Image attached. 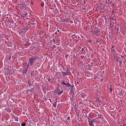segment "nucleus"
<instances>
[{
    "instance_id": "b1692460",
    "label": "nucleus",
    "mask_w": 126,
    "mask_h": 126,
    "mask_svg": "<svg viewBox=\"0 0 126 126\" xmlns=\"http://www.w3.org/2000/svg\"><path fill=\"white\" fill-rule=\"evenodd\" d=\"M75 36H76V35L75 34H74L72 35V37H75Z\"/></svg>"
},
{
    "instance_id": "a878e982",
    "label": "nucleus",
    "mask_w": 126,
    "mask_h": 126,
    "mask_svg": "<svg viewBox=\"0 0 126 126\" xmlns=\"http://www.w3.org/2000/svg\"><path fill=\"white\" fill-rule=\"evenodd\" d=\"M78 49H79V51H80V49H81V47H80V46H79Z\"/></svg>"
},
{
    "instance_id": "aec40b11",
    "label": "nucleus",
    "mask_w": 126,
    "mask_h": 126,
    "mask_svg": "<svg viewBox=\"0 0 126 126\" xmlns=\"http://www.w3.org/2000/svg\"><path fill=\"white\" fill-rule=\"evenodd\" d=\"M77 37H78V36L74 37L73 38L75 39V40H76V39H77Z\"/></svg>"
},
{
    "instance_id": "cd10ccee",
    "label": "nucleus",
    "mask_w": 126,
    "mask_h": 126,
    "mask_svg": "<svg viewBox=\"0 0 126 126\" xmlns=\"http://www.w3.org/2000/svg\"><path fill=\"white\" fill-rule=\"evenodd\" d=\"M67 120H70V118L69 117H68L67 118Z\"/></svg>"
},
{
    "instance_id": "4468645a",
    "label": "nucleus",
    "mask_w": 126,
    "mask_h": 126,
    "mask_svg": "<svg viewBox=\"0 0 126 126\" xmlns=\"http://www.w3.org/2000/svg\"><path fill=\"white\" fill-rule=\"evenodd\" d=\"M21 126H26V123L25 122H23V123H22Z\"/></svg>"
},
{
    "instance_id": "2f4dec72",
    "label": "nucleus",
    "mask_w": 126,
    "mask_h": 126,
    "mask_svg": "<svg viewBox=\"0 0 126 126\" xmlns=\"http://www.w3.org/2000/svg\"><path fill=\"white\" fill-rule=\"evenodd\" d=\"M112 48H113V49H114V45H112Z\"/></svg>"
},
{
    "instance_id": "ddd939ff",
    "label": "nucleus",
    "mask_w": 126,
    "mask_h": 126,
    "mask_svg": "<svg viewBox=\"0 0 126 126\" xmlns=\"http://www.w3.org/2000/svg\"><path fill=\"white\" fill-rule=\"evenodd\" d=\"M63 91H61L58 93V95H61V94H63Z\"/></svg>"
},
{
    "instance_id": "7ed1b4c3",
    "label": "nucleus",
    "mask_w": 126,
    "mask_h": 126,
    "mask_svg": "<svg viewBox=\"0 0 126 126\" xmlns=\"http://www.w3.org/2000/svg\"><path fill=\"white\" fill-rule=\"evenodd\" d=\"M62 74H63V76H67V75H69L70 74V72L69 70H67L66 71L62 72Z\"/></svg>"
},
{
    "instance_id": "f8f14e48",
    "label": "nucleus",
    "mask_w": 126,
    "mask_h": 126,
    "mask_svg": "<svg viewBox=\"0 0 126 126\" xmlns=\"http://www.w3.org/2000/svg\"><path fill=\"white\" fill-rule=\"evenodd\" d=\"M74 23L75 24H79V25H80V23L78 21H75Z\"/></svg>"
},
{
    "instance_id": "6e6552de",
    "label": "nucleus",
    "mask_w": 126,
    "mask_h": 126,
    "mask_svg": "<svg viewBox=\"0 0 126 126\" xmlns=\"http://www.w3.org/2000/svg\"><path fill=\"white\" fill-rule=\"evenodd\" d=\"M108 88H109V90H110L111 92H112V91H113V89H112V86H111V85H110L108 86Z\"/></svg>"
},
{
    "instance_id": "dca6fc26",
    "label": "nucleus",
    "mask_w": 126,
    "mask_h": 126,
    "mask_svg": "<svg viewBox=\"0 0 126 126\" xmlns=\"http://www.w3.org/2000/svg\"><path fill=\"white\" fill-rule=\"evenodd\" d=\"M51 42H53V43H55L56 42L55 39H53L52 40H50Z\"/></svg>"
},
{
    "instance_id": "1a4fd4ad",
    "label": "nucleus",
    "mask_w": 126,
    "mask_h": 126,
    "mask_svg": "<svg viewBox=\"0 0 126 126\" xmlns=\"http://www.w3.org/2000/svg\"><path fill=\"white\" fill-rule=\"evenodd\" d=\"M102 117H103V115L99 114L97 116V119H102Z\"/></svg>"
},
{
    "instance_id": "412c9836",
    "label": "nucleus",
    "mask_w": 126,
    "mask_h": 126,
    "mask_svg": "<svg viewBox=\"0 0 126 126\" xmlns=\"http://www.w3.org/2000/svg\"><path fill=\"white\" fill-rule=\"evenodd\" d=\"M25 16H27V15H28V13H26L25 14H24Z\"/></svg>"
},
{
    "instance_id": "72a5a7b5",
    "label": "nucleus",
    "mask_w": 126,
    "mask_h": 126,
    "mask_svg": "<svg viewBox=\"0 0 126 126\" xmlns=\"http://www.w3.org/2000/svg\"><path fill=\"white\" fill-rule=\"evenodd\" d=\"M54 47L56 48V45H54Z\"/></svg>"
},
{
    "instance_id": "e433bc0d",
    "label": "nucleus",
    "mask_w": 126,
    "mask_h": 126,
    "mask_svg": "<svg viewBox=\"0 0 126 126\" xmlns=\"http://www.w3.org/2000/svg\"><path fill=\"white\" fill-rule=\"evenodd\" d=\"M74 58H75V55H74Z\"/></svg>"
},
{
    "instance_id": "58836bf2",
    "label": "nucleus",
    "mask_w": 126,
    "mask_h": 126,
    "mask_svg": "<svg viewBox=\"0 0 126 126\" xmlns=\"http://www.w3.org/2000/svg\"><path fill=\"white\" fill-rule=\"evenodd\" d=\"M55 34H57V32H56Z\"/></svg>"
},
{
    "instance_id": "4c0bfd02",
    "label": "nucleus",
    "mask_w": 126,
    "mask_h": 126,
    "mask_svg": "<svg viewBox=\"0 0 126 126\" xmlns=\"http://www.w3.org/2000/svg\"><path fill=\"white\" fill-rule=\"evenodd\" d=\"M60 31L58 30V32H59Z\"/></svg>"
},
{
    "instance_id": "2eb2a0df",
    "label": "nucleus",
    "mask_w": 126,
    "mask_h": 126,
    "mask_svg": "<svg viewBox=\"0 0 126 126\" xmlns=\"http://www.w3.org/2000/svg\"><path fill=\"white\" fill-rule=\"evenodd\" d=\"M53 106H54V108H56V107H57V102H55L54 103Z\"/></svg>"
},
{
    "instance_id": "bb28decb",
    "label": "nucleus",
    "mask_w": 126,
    "mask_h": 126,
    "mask_svg": "<svg viewBox=\"0 0 126 126\" xmlns=\"http://www.w3.org/2000/svg\"><path fill=\"white\" fill-rule=\"evenodd\" d=\"M118 31H120V30L119 29V28L117 29V33H118Z\"/></svg>"
},
{
    "instance_id": "f3484780",
    "label": "nucleus",
    "mask_w": 126,
    "mask_h": 126,
    "mask_svg": "<svg viewBox=\"0 0 126 126\" xmlns=\"http://www.w3.org/2000/svg\"><path fill=\"white\" fill-rule=\"evenodd\" d=\"M25 71H27L28 70V66L27 67V68L24 69Z\"/></svg>"
},
{
    "instance_id": "20e7f679",
    "label": "nucleus",
    "mask_w": 126,
    "mask_h": 126,
    "mask_svg": "<svg viewBox=\"0 0 126 126\" xmlns=\"http://www.w3.org/2000/svg\"><path fill=\"white\" fill-rule=\"evenodd\" d=\"M62 85H65V86L66 87H69V86H71V85L69 84V83H65L63 81L62 82Z\"/></svg>"
},
{
    "instance_id": "423d86ee",
    "label": "nucleus",
    "mask_w": 126,
    "mask_h": 126,
    "mask_svg": "<svg viewBox=\"0 0 126 126\" xmlns=\"http://www.w3.org/2000/svg\"><path fill=\"white\" fill-rule=\"evenodd\" d=\"M60 22H66L67 21V19H61L59 20Z\"/></svg>"
},
{
    "instance_id": "393cba45",
    "label": "nucleus",
    "mask_w": 126,
    "mask_h": 126,
    "mask_svg": "<svg viewBox=\"0 0 126 126\" xmlns=\"http://www.w3.org/2000/svg\"><path fill=\"white\" fill-rule=\"evenodd\" d=\"M74 85H72V86L71 85V86H70V87H71V88H73Z\"/></svg>"
},
{
    "instance_id": "4be33fe9",
    "label": "nucleus",
    "mask_w": 126,
    "mask_h": 126,
    "mask_svg": "<svg viewBox=\"0 0 126 126\" xmlns=\"http://www.w3.org/2000/svg\"><path fill=\"white\" fill-rule=\"evenodd\" d=\"M98 32H99V31H94V33H98Z\"/></svg>"
},
{
    "instance_id": "9d476101",
    "label": "nucleus",
    "mask_w": 126,
    "mask_h": 126,
    "mask_svg": "<svg viewBox=\"0 0 126 126\" xmlns=\"http://www.w3.org/2000/svg\"><path fill=\"white\" fill-rule=\"evenodd\" d=\"M111 52L112 53V54H114L115 52V49L113 48H111Z\"/></svg>"
},
{
    "instance_id": "c9c22d12",
    "label": "nucleus",
    "mask_w": 126,
    "mask_h": 126,
    "mask_svg": "<svg viewBox=\"0 0 126 126\" xmlns=\"http://www.w3.org/2000/svg\"><path fill=\"white\" fill-rule=\"evenodd\" d=\"M79 83L77 82V84H78Z\"/></svg>"
},
{
    "instance_id": "f03ea898",
    "label": "nucleus",
    "mask_w": 126,
    "mask_h": 126,
    "mask_svg": "<svg viewBox=\"0 0 126 126\" xmlns=\"http://www.w3.org/2000/svg\"><path fill=\"white\" fill-rule=\"evenodd\" d=\"M35 61H36V58L34 57V56L29 59V63L28 64H31V65H33L34 63H35Z\"/></svg>"
},
{
    "instance_id": "473e14b6",
    "label": "nucleus",
    "mask_w": 126,
    "mask_h": 126,
    "mask_svg": "<svg viewBox=\"0 0 126 126\" xmlns=\"http://www.w3.org/2000/svg\"><path fill=\"white\" fill-rule=\"evenodd\" d=\"M88 42L90 43L91 42V40H89Z\"/></svg>"
},
{
    "instance_id": "c85d7f7f",
    "label": "nucleus",
    "mask_w": 126,
    "mask_h": 126,
    "mask_svg": "<svg viewBox=\"0 0 126 126\" xmlns=\"http://www.w3.org/2000/svg\"><path fill=\"white\" fill-rule=\"evenodd\" d=\"M94 29H95V30H97L98 29L97 28V27H95V28H94Z\"/></svg>"
},
{
    "instance_id": "9b49d317",
    "label": "nucleus",
    "mask_w": 126,
    "mask_h": 126,
    "mask_svg": "<svg viewBox=\"0 0 126 126\" xmlns=\"http://www.w3.org/2000/svg\"><path fill=\"white\" fill-rule=\"evenodd\" d=\"M81 96L82 97V98H85L86 97V95H85L84 94H82Z\"/></svg>"
},
{
    "instance_id": "c756f323",
    "label": "nucleus",
    "mask_w": 126,
    "mask_h": 126,
    "mask_svg": "<svg viewBox=\"0 0 126 126\" xmlns=\"http://www.w3.org/2000/svg\"><path fill=\"white\" fill-rule=\"evenodd\" d=\"M96 43H99V41L98 40H96Z\"/></svg>"
},
{
    "instance_id": "f257e3e1",
    "label": "nucleus",
    "mask_w": 126,
    "mask_h": 126,
    "mask_svg": "<svg viewBox=\"0 0 126 126\" xmlns=\"http://www.w3.org/2000/svg\"><path fill=\"white\" fill-rule=\"evenodd\" d=\"M116 92L118 95L119 96H123L125 94V92L124 90H122L121 88H117L116 90Z\"/></svg>"
},
{
    "instance_id": "7c9ffc66",
    "label": "nucleus",
    "mask_w": 126,
    "mask_h": 126,
    "mask_svg": "<svg viewBox=\"0 0 126 126\" xmlns=\"http://www.w3.org/2000/svg\"><path fill=\"white\" fill-rule=\"evenodd\" d=\"M32 4H33V1H31Z\"/></svg>"
},
{
    "instance_id": "6ab92c4d",
    "label": "nucleus",
    "mask_w": 126,
    "mask_h": 126,
    "mask_svg": "<svg viewBox=\"0 0 126 126\" xmlns=\"http://www.w3.org/2000/svg\"><path fill=\"white\" fill-rule=\"evenodd\" d=\"M44 3H41V6H44Z\"/></svg>"
},
{
    "instance_id": "f704fd0d",
    "label": "nucleus",
    "mask_w": 126,
    "mask_h": 126,
    "mask_svg": "<svg viewBox=\"0 0 126 126\" xmlns=\"http://www.w3.org/2000/svg\"><path fill=\"white\" fill-rule=\"evenodd\" d=\"M55 10H56L57 11H58V9H56Z\"/></svg>"
},
{
    "instance_id": "0eeeda50",
    "label": "nucleus",
    "mask_w": 126,
    "mask_h": 126,
    "mask_svg": "<svg viewBox=\"0 0 126 126\" xmlns=\"http://www.w3.org/2000/svg\"><path fill=\"white\" fill-rule=\"evenodd\" d=\"M67 22H68V23H71V24L73 23V22L70 20V19H68V20H67Z\"/></svg>"
},
{
    "instance_id": "5701e85b",
    "label": "nucleus",
    "mask_w": 126,
    "mask_h": 126,
    "mask_svg": "<svg viewBox=\"0 0 126 126\" xmlns=\"http://www.w3.org/2000/svg\"><path fill=\"white\" fill-rule=\"evenodd\" d=\"M81 52H83V51H84V48H81Z\"/></svg>"
},
{
    "instance_id": "39448f33",
    "label": "nucleus",
    "mask_w": 126,
    "mask_h": 126,
    "mask_svg": "<svg viewBox=\"0 0 126 126\" xmlns=\"http://www.w3.org/2000/svg\"><path fill=\"white\" fill-rule=\"evenodd\" d=\"M95 122V119H93L92 120L89 121V126H94V124H93Z\"/></svg>"
},
{
    "instance_id": "a211bd4d",
    "label": "nucleus",
    "mask_w": 126,
    "mask_h": 126,
    "mask_svg": "<svg viewBox=\"0 0 126 126\" xmlns=\"http://www.w3.org/2000/svg\"><path fill=\"white\" fill-rule=\"evenodd\" d=\"M122 61H119V64H120L119 66H121L122 65Z\"/></svg>"
}]
</instances>
